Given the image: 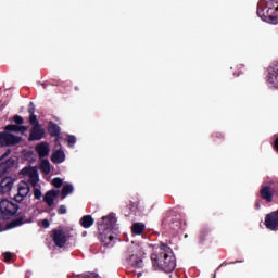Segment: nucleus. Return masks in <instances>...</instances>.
<instances>
[{
  "mask_svg": "<svg viewBox=\"0 0 278 278\" xmlns=\"http://www.w3.org/2000/svg\"><path fill=\"white\" fill-rule=\"evenodd\" d=\"M154 268H160L163 273H173L176 268V257L172 248L161 244L159 252L151 255Z\"/></svg>",
  "mask_w": 278,
  "mask_h": 278,
  "instance_id": "nucleus-1",
  "label": "nucleus"
},
{
  "mask_svg": "<svg viewBox=\"0 0 278 278\" xmlns=\"http://www.w3.org/2000/svg\"><path fill=\"white\" fill-rule=\"evenodd\" d=\"M117 219L114 215L102 217L98 224L99 239L104 247H112V241L117 238L119 231Z\"/></svg>",
  "mask_w": 278,
  "mask_h": 278,
  "instance_id": "nucleus-2",
  "label": "nucleus"
},
{
  "mask_svg": "<svg viewBox=\"0 0 278 278\" xmlns=\"http://www.w3.org/2000/svg\"><path fill=\"white\" fill-rule=\"evenodd\" d=\"M257 14L264 22L278 21V0H261Z\"/></svg>",
  "mask_w": 278,
  "mask_h": 278,
  "instance_id": "nucleus-3",
  "label": "nucleus"
},
{
  "mask_svg": "<svg viewBox=\"0 0 278 278\" xmlns=\"http://www.w3.org/2000/svg\"><path fill=\"white\" fill-rule=\"evenodd\" d=\"M163 228L165 230L178 231L181 229V215L177 214L176 211H167L163 218Z\"/></svg>",
  "mask_w": 278,
  "mask_h": 278,
  "instance_id": "nucleus-4",
  "label": "nucleus"
},
{
  "mask_svg": "<svg viewBox=\"0 0 278 278\" xmlns=\"http://www.w3.org/2000/svg\"><path fill=\"white\" fill-rule=\"evenodd\" d=\"M18 208V204H15V202H11L8 199H3L0 202V212L3 219H10L17 213Z\"/></svg>",
  "mask_w": 278,
  "mask_h": 278,
  "instance_id": "nucleus-5",
  "label": "nucleus"
},
{
  "mask_svg": "<svg viewBox=\"0 0 278 278\" xmlns=\"http://www.w3.org/2000/svg\"><path fill=\"white\" fill-rule=\"evenodd\" d=\"M143 251L139 248L129 251V257H127L128 263L132 266V268H143Z\"/></svg>",
  "mask_w": 278,
  "mask_h": 278,
  "instance_id": "nucleus-6",
  "label": "nucleus"
},
{
  "mask_svg": "<svg viewBox=\"0 0 278 278\" xmlns=\"http://www.w3.org/2000/svg\"><path fill=\"white\" fill-rule=\"evenodd\" d=\"M28 130L27 126H18V125H8L5 130L0 134V140H11L12 132H21L24 134Z\"/></svg>",
  "mask_w": 278,
  "mask_h": 278,
  "instance_id": "nucleus-7",
  "label": "nucleus"
},
{
  "mask_svg": "<svg viewBox=\"0 0 278 278\" xmlns=\"http://www.w3.org/2000/svg\"><path fill=\"white\" fill-rule=\"evenodd\" d=\"M53 243L58 248H63L67 243L68 239L63 229H53L51 235Z\"/></svg>",
  "mask_w": 278,
  "mask_h": 278,
  "instance_id": "nucleus-8",
  "label": "nucleus"
},
{
  "mask_svg": "<svg viewBox=\"0 0 278 278\" xmlns=\"http://www.w3.org/2000/svg\"><path fill=\"white\" fill-rule=\"evenodd\" d=\"M265 226L271 231H278V210L273 211L265 217Z\"/></svg>",
  "mask_w": 278,
  "mask_h": 278,
  "instance_id": "nucleus-9",
  "label": "nucleus"
},
{
  "mask_svg": "<svg viewBox=\"0 0 278 278\" xmlns=\"http://www.w3.org/2000/svg\"><path fill=\"white\" fill-rule=\"evenodd\" d=\"M30 186H29V184L28 182H26V181H22L21 184H20V186H18V193L15 195V201L17 202V203H21V202H23L24 200H25V198L26 197H28L29 195V193H30Z\"/></svg>",
  "mask_w": 278,
  "mask_h": 278,
  "instance_id": "nucleus-10",
  "label": "nucleus"
},
{
  "mask_svg": "<svg viewBox=\"0 0 278 278\" xmlns=\"http://www.w3.org/2000/svg\"><path fill=\"white\" fill-rule=\"evenodd\" d=\"M35 152L40 160L48 157L51 152L50 144L46 141H41L40 143L35 146Z\"/></svg>",
  "mask_w": 278,
  "mask_h": 278,
  "instance_id": "nucleus-11",
  "label": "nucleus"
},
{
  "mask_svg": "<svg viewBox=\"0 0 278 278\" xmlns=\"http://www.w3.org/2000/svg\"><path fill=\"white\" fill-rule=\"evenodd\" d=\"M16 156L9 157L5 162L0 163V177L9 174L10 170L15 166Z\"/></svg>",
  "mask_w": 278,
  "mask_h": 278,
  "instance_id": "nucleus-12",
  "label": "nucleus"
},
{
  "mask_svg": "<svg viewBox=\"0 0 278 278\" xmlns=\"http://www.w3.org/2000/svg\"><path fill=\"white\" fill-rule=\"evenodd\" d=\"M22 172H24V174L28 175V177H30L28 179V181L31 184L33 187H36L38 181H39V175L36 168L34 167H24V169H22Z\"/></svg>",
  "mask_w": 278,
  "mask_h": 278,
  "instance_id": "nucleus-13",
  "label": "nucleus"
},
{
  "mask_svg": "<svg viewBox=\"0 0 278 278\" xmlns=\"http://www.w3.org/2000/svg\"><path fill=\"white\" fill-rule=\"evenodd\" d=\"M212 242H213V237H212L211 230L207 228H203L199 235V244L207 245V244H211Z\"/></svg>",
  "mask_w": 278,
  "mask_h": 278,
  "instance_id": "nucleus-14",
  "label": "nucleus"
},
{
  "mask_svg": "<svg viewBox=\"0 0 278 278\" xmlns=\"http://www.w3.org/2000/svg\"><path fill=\"white\" fill-rule=\"evenodd\" d=\"M60 195V190H48L43 195V202L49 206L54 205V200Z\"/></svg>",
  "mask_w": 278,
  "mask_h": 278,
  "instance_id": "nucleus-15",
  "label": "nucleus"
},
{
  "mask_svg": "<svg viewBox=\"0 0 278 278\" xmlns=\"http://www.w3.org/2000/svg\"><path fill=\"white\" fill-rule=\"evenodd\" d=\"M268 83L278 89V62L274 63L269 70Z\"/></svg>",
  "mask_w": 278,
  "mask_h": 278,
  "instance_id": "nucleus-16",
  "label": "nucleus"
},
{
  "mask_svg": "<svg viewBox=\"0 0 278 278\" xmlns=\"http://www.w3.org/2000/svg\"><path fill=\"white\" fill-rule=\"evenodd\" d=\"M46 138V130L41 127V125L33 126V130H30V140H42Z\"/></svg>",
  "mask_w": 278,
  "mask_h": 278,
  "instance_id": "nucleus-17",
  "label": "nucleus"
},
{
  "mask_svg": "<svg viewBox=\"0 0 278 278\" xmlns=\"http://www.w3.org/2000/svg\"><path fill=\"white\" fill-rule=\"evenodd\" d=\"M14 179L12 177H4L0 182V192L5 194L13 188Z\"/></svg>",
  "mask_w": 278,
  "mask_h": 278,
  "instance_id": "nucleus-18",
  "label": "nucleus"
},
{
  "mask_svg": "<svg viewBox=\"0 0 278 278\" xmlns=\"http://www.w3.org/2000/svg\"><path fill=\"white\" fill-rule=\"evenodd\" d=\"M260 197L267 203H271L274 193L271 191L270 186H262V189L260 190Z\"/></svg>",
  "mask_w": 278,
  "mask_h": 278,
  "instance_id": "nucleus-19",
  "label": "nucleus"
},
{
  "mask_svg": "<svg viewBox=\"0 0 278 278\" xmlns=\"http://www.w3.org/2000/svg\"><path fill=\"white\" fill-rule=\"evenodd\" d=\"M66 160V154L62 149L53 151L51 154V162L53 164H62Z\"/></svg>",
  "mask_w": 278,
  "mask_h": 278,
  "instance_id": "nucleus-20",
  "label": "nucleus"
},
{
  "mask_svg": "<svg viewBox=\"0 0 278 278\" xmlns=\"http://www.w3.org/2000/svg\"><path fill=\"white\" fill-rule=\"evenodd\" d=\"M79 224L85 229H88V228L92 227V225H94V218H92V216H90V215L83 216L79 220Z\"/></svg>",
  "mask_w": 278,
  "mask_h": 278,
  "instance_id": "nucleus-21",
  "label": "nucleus"
},
{
  "mask_svg": "<svg viewBox=\"0 0 278 278\" xmlns=\"http://www.w3.org/2000/svg\"><path fill=\"white\" fill-rule=\"evenodd\" d=\"M28 223V220H26V217L25 216H22V217H18L14 220H12L8 227L10 229H13V228H16V227H20V226H23L24 224Z\"/></svg>",
  "mask_w": 278,
  "mask_h": 278,
  "instance_id": "nucleus-22",
  "label": "nucleus"
},
{
  "mask_svg": "<svg viewBox=\"0 0 278 278\" xmlns=\"http://www.w3.org/2000/svg\"><path fill=\"white\" fill-rule=\"evenodd\" d=\"M146 230V225L142 223H135L131 227V231L134 235L140 236Z\"/></svg>",
  "mask_w": 278,
  "mask_h": 278,
  "instance_id": "nucleus-23",
  "label": "nucleus"
},
{
  "mask_svg": "<svg viewBox=\"0 0 278 278\" xmlns=\"http://www.w3.org/2000/svg\"><path fill=\"white\" fill-rule=\"evenodd\" d=\"M74 192V186L72 184H66L62 187L61 195L64 200L67 195L72 194Z\"/></svg>",
  "mask_w": 278,
  "mask_h": 278,
  "instance_id": "nucleus-24",
  "label": "nucleus"
},
{
  "mask_svg": "<svg viewBox=\"0 0 278 278\" xmlns=\"http://www.w3.org/2000/svg\"><path fill=\"white\" fill-rule=\"evenodd\" d=\"M40 170L45 174V175H49L51 173V166H50V161L45 159L41 160L40 162Z\"/></svg>",
  "mask_w": 278,
  "mask_h": 278,
  "instance_id": "nucleus-25",
  "label": "nucleus"
},
{
  "mask_svg": "<svg viewBox=\"0 0 278 278\" xmlns=\"http://www.w3.org/2000/svg\"><path fill=\"white\" fill-rule=\"evenodd\" d=\"M48 131L50 136H60L61 129L58 125L50 122L48 125Z\"/></svg>",
  "mask_w": 278,
  "mask_h": 278,
  "instance_id": "nucleus-26",
  "label": "nucleus"
},
{
  "mask_svg": "<svg viewBox=\"0 0 278 278\" xmlns=\"http://www.w3.org/2000/svg\"><path fill=\"white\" fill-rule=\"evenodd\" d=\"M52 186L56 189H60L63 186V179L60 177H55L52 179Z\"/></svg>",
  "mask_w": 278,
  "mask_h": 278,
  "instance_id": "nucleus-27",
  "label": "nucleus"
},
{
  "mask_svg": "<svg viewBox=\"0 0 278 278\" xmlns=\"http://www.w3.org/2000/svg\"><path fill=\"white\" fill-rule=\"evenodd\" d=\"M1 144H7V147H15L20 144L21 140H1Z\"/></svg>",
  "mask_w": 278,
  "mask_h": 278,
  "instance_id": "nucleus-28",
  "label": "nucleus"
},
{
  "mask_svg": "<svg viewBox=\"0 0 278 278\" xmlns=\"http://www.w3.org/2000/svg\"><path fill=\"white\" fill-rule=\"evenodd\" d=\"M33 194L35 200H40L42 197V192L39 188H34Z\"/></svg>",
  "mask_w": 278,
  "mask_h": 278,
  "instance_id": "nucleus-29",
  "label": "nucleus"
},
{
  "mask_svg": "<svg viewBox=\"0 0 278 278\" xmlns=\"http://www.w3.org/2000/svg\"><path fill=\"white\" fill-rule=\"evenodd\" d=\"M66 213H67L66 206H64V204H61V206H59V208H58V214L59 215H64Z\"/></svg>",
  "mask_w": 278,
  "mask_h": 278,
  "instance_id": "nucleus-30",
  "label": "nucleus"
},
{
  "mask_svg": "<svg viewBox=\"0 0 278 278\" xmlns=\"http://www.w3.org/2000/svg\"><path fill=\"white\" fill-rule=\"evenodd\" d=\"M30 124H33L34 126L39 125L37 121V116L34 115L33 113H30Z\"/></svg>",
  "mask_w": 278,
  "mask_h": 278,
  "instance_id": "nucleus-31",
  "label": "nucleus"
},
{
  "mask_svg": "<svg viewBox=\"0 0 278 278\" xmlns=\"http://www.w3.org/2000/svg\"><path fill=\"white\" fill-rule=\"evenodd\" d=\"M13 121L16 123V124H23L24 123V119L23 117L16 115L13 117Z\"/></svg>",
  "mask_w": 278,
  "mask_h": 278,
  "instance_id": "nucleus-32",
  "label": "nucleus"
},
{
  "mask_svg": "<svg viewBox=\"0 0 278 278\" xmlns=\"http://www.w3.org/2000/svg\"><path fill=\"white\" fill-rule=\"evenodd\" d=\"M137 204L136 202H130V204H128V208L131 211V212H136L137 210Z\"/></svg>",
  "mask_w": 278,
  "mask_h": 278,
  "instance_id": "nucleus-33",
  "label": "nucleus"
},
{
  "mask_svg": "<svg viewBox=\"0 0 278 278\" xmlns=\"http://www.w3.org/2000/svg\"><path fill=\"white\" fill-rule=\"evenodd\" d=\"M41 226H42V228L47 229V228L50 227V222H49L48 219H43V220L41 222Z\"/></svg>",
  "mask_w": 278,
  "mask_h": 278,
  "instance_id": "nucleus-34",
  "label": "nucleus"
},
{
  "mask_svg": "<svg viewBox=\"0 0 278 278\" xmlns=\"http://www.w3.org/2000/svg\"><path fill=\"white\" fill-rule=\"evenodd\" d=\"M3 255L5 262H10L12 260V254L10 252H5Z\"/></svg>",
  "mask_w": 278,
  "mask_h": 278,
  "instance_id": "nucleus-35",
  "label": "nucleus"
},
{
  "mask_svg": "<svg viewBox=\"0 0 278 278\" xmlns=\"http://www.w3.org/2000/svg\"><path fill=\"white\" fill-rule=\"evenodd\" d=\"M11 154V150H7V152L2 155L1 159H5Z\"/></svg>",
  "mask_w": 278,
  "mask_h": 278,
  "instance_id": "nucleus-36",
  "label": "nucleus"
},
{
  "mask_svg": "<svg viewBox=\"0 0 278 278\" xmlns=\"http://www.w3.org/2000/svg\"><path fill=\"white\" fill-rule=\"evenodd\" d=\"M31 156H34V152L33 151H28L27 154H26V157L29 159Z\"/></svg>",
  "mask_w": 278,
  "mask_h": 278,
  "instance_id": "nucleus-37",
  "label": "nucleus"
},
{
  "mask_svg": "<svg viewBox=\"0 0 278 278\" xmlns=\"http://www.w3.org/2000/svg\"><path fill=\"white\" fill-rule=\"evenodd\" d=\"M274 147H275V150L278 152V140H275Z\"/></svg>",
  "mask_w": 278,
  "mask_h": 278,
  "instance_id": "nucleus-38",
  "label": "nucleus"
},
{
  "mask_svg": "<svg viewBox=\"0 0 278 278\" xmlns=\"http://www.w3.org/2000/svg\"><path fill=\"white\" fill-rule=\"evenodd\" d=\"M76 140H68V144H75Z\"/></svg>",
  "mask_w": 278,
  "mask_h": 278,
  "instance_id": "nucleus-39",
  "label": "nucleus"
},
{
  "mask_svg": "<svg viewBox=\"0 0 278 278\" xmlns=\"http://www.w3.org/2000/svg\"><path fill=\"white\" fill-rule=\"evenodd\" d=\"M227 264H229V263L224 262L220 266H227Z\"/></svg>",
  "mask_w": 278,
  "mask_h": 278,
  "instance_id": "nucleus-40",
  "label": "nucleus"
},
{
  "mask_svg": "<svg viewBox=\"0 0 278 278\" xmlns=\"http://www.w3.org/2000/svg\"><path fill=\"white\" fill-rule=\"evenodd\" d=\"M70 140H75V137L71 136V137H70Z\"/></svg>",
  "mask_w": 278,
  "mask_h": 278,
  "instance_id": "nucleus-41",
  "label": "nucleus"
},
{
  "mask_svg": "<svg viewBox=\"0 0 278 278\" xmlns=\"http://www.w3.org/2000/svg\"><path fill=\"white\" fill-rule=\"evenodd\" d=\"M29 112H30V115H31V113L34 114V110H30Z\"/></svg>",
  "mask_w": 278,
  "mask_h": 278,
  "instance_id": "nucleus-42",
  "label": "nucleus"
},
{
  "mask_svg": "<svg viewBox=\"0 0 278 278\" xmlns=\"http://www.w3.org/2000/svg\"><path fill=\"white\" fill-rule=\"evenodd\" d=\"M256 207L260 208V204L258 203L256 204Z\"/></svg>",
  "mask_w": 278,
  "mask_h": 278,
  "instance_id": "nucleus-43",
  "label": "nucleus"
},
{
  "mask_svg": "<svg viewBox=\"0 0 278 278\" xmlns=\"http://www.w3.org/2000/svg\"><path fill=\"white\" fill-rule=\"evenodd\" d=\"M218 269H220V266H219V267H217V270H218Z\"/></svg>",
  "mask_w": 278,
  "mask_h": 278,
  "instance_id": "nucleus-44",
  "label": "nucleus"
},
{
  "mask_svg": "<svg viewBox=\"0 0 278 278\" xmlns=\"http://www.w3.org/2000/svg\"><path fill=\"white\" fill-rule=\"evenodd\" d=\"M218 269H220V266H219V267H217V270H218Z\"/></svg>",
  "mask_w": 278,
  "mask_h": 278,
  "instance_id": "nucleus-45",
  "label": "nucleus"
},
{
  "mask_svg": "<svg viewBox=\"0 0 278 278\" xmlns=\"http://www.w3.org/2000/svg\"><path fill=\"white\" fill-rule=\"evenodd\" d=\"M140 275H141V273H140V274H138V277H140Z\"/></svg>",
  "mask_w": 278,
  "mask_h": 278,
  "instance_id": "nucleus-46",
  "label": "nucleus"
}]
</instances>
